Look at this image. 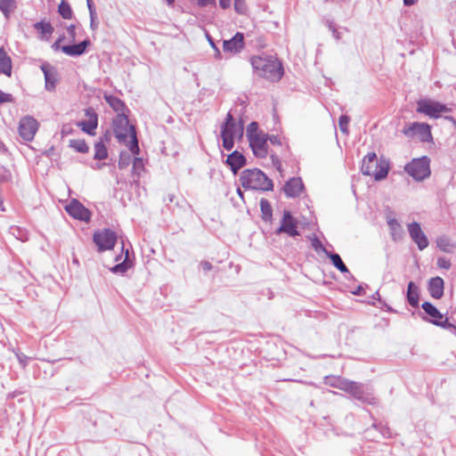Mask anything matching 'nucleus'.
<instances>
[{"instance_id":"20","label":"nucleus","mask_w":456,"mask_h":456,"mask_svg":"<svg viewBox=\"0 0 456 456\" xmlns=\"http://www.w3.org/2000/svg\"><path fill=\"white\" fill-rule=\"evenodd\" d=\"M41 69L45 76V88L48 91H53L55 88L57 81V73L53 67L49 64H43Z\"/></svg>"},{"instance_id":"14","label":"nucleus","mask_w":456,"mask_h":456,"mask_svg":"<svg viewBox=\"0 0 456 456\" xmlns=\"http://www.w3.org/2000/svg\"><path fill=\"white\" fill-rule=\"evenodd\" d=\"M408 232L411 240L417 244L419 250L425 249L428 246V240L420 224L417 222H412L407 225Z\"/></svg>"},{"instance_id":"28","label":"nucleus","mask_w":456,"mask_h":456,"mask_svg":"<svg viewBox=\"0 0 456 456\" xmlns=\"http://www.w3.org/2000/svg\"><path fill=\"white\" fill-rule=\"evenodd\" d=\"M105 101L108 102V104L118 114L124 113V110L126 109L125 103L118 99L116 96L113 95H104Z\"/></svg>"},{"instance_id":"52","label":"nucleus","mask_w":456,"mask_h":456,"mask_svg":"<svg viewBox=\"0 0 456 456\" xmlns=\"http://www.w3.org/2000/svg\"><path fill=\"white\" fill-rule=\"evenodd\" d=\"M86 4H87V7H88L89 12H96L95 8H94V3H93V0H86Z\"/></svg>"},{"instance_id":"5","label":"nucleus","mask_w":456,"mask_h":456,"mask_svg":"<svg viewBox=\"0 0 456 456\" xmlns=\"http://www.w3.org/2000/svg\"><path fill=\"white\" fill-rule=\"evenodd\" d=\"M243 135V126L236 123L232 115L229 112L224 123L221 126V138L223 147L231 151L234 146L235 138H241Z\"/></svg>"},{"instance_id":"47","label":"nucleus","mask_w":456,"mask_h":456,"mask_svg":"<svg viewBox=\"0 0 456 456\" xmlns=\"http://www.w3.org/2000/svg\"><path fill=\"white\" fill-rule=\"evenodd\" d=\"M197 4L200 7H205L210 4H216V0H197Z\"/></svg>"},{"instance_id":"62","label":"nucleus","mask_w":456,"mask_h":456,"mask_svg":"<svg viewBox=\"0 0 456 456\" xmlns=\"http://www.w3.org/2000/svg\"><path fill=\"white\" fill-rule=\"evenodd\" d=\"M63 38H64V37L62 36V37H59L57 40H60V43H61L63 40Z\"/></svg>"},{"instance_id":"45","label":"nucleus","mask_w":456,"mask_h":456,"mask_svg":"<svg viewBox=\"0 0 456 456\" xmlns=\"http://www.w3.org/2000/svg\"><path fill=\"white\" fill-rule=\"evenodd\" d=\"M437 265L440 267V268H444V269H449L451 267V263L449 260H447L446 258L444 257H439L437 259Z\"/></svg>"},{"instance_id":"32","label":"nucleus","mask_w":456,"mask_h":456,"mask_svg":"<svg viewBox=\"0 0 456 456\" xmlns=\"http://www.w3.org/2000/svg\"><path fill=\"white\" fill-rule=\"evenodd\" d=\"M108 151L105 144L102 141L94 144V158L98 160H103L107 159Z\"/></svg>"},{"instance_id":"57","label":"nucleus","mask_w":456,"mask_h":456,"mask_svg":"<svg viewBox=\"0 0 456 456\" xmlns=\"http://www.w3.org/2000/svg\"><path fill=\"white\" fill-rule=\"evenodd\" d=\"M416 2L417 0H403V4L406 6L413 5Z\"/></svg>"},{"instance_id":"25","label":"nucleus","mask_w":456,"mask_h":456,"mask_svg":"<svg viewBox=\"0 0 456 456\" xmlns=\"http://www.w3.org/2000/svg\"><path fill=\"white\" fill-rule=\"evenodd\" d=\"M322 252L331 260L332 265L339 270L341 273H349L346 265L342 261L340 256L337 253H331L328 251L325 248H322Z\"/></svg>"},{"instance_id":"53","label":"nucleus","mask_w":456,"mask_h":456,"mask_svg":"<svg viewBox=\"0 0 456 456\" xmlns=\"http://www.w3.org/2000/svg\"><path fill=\"white\" fill-rule=\"evenodd\" d=\"M332 36L337 40H339L341 38V33L337 29V28H333Z\"/></svg>"},{"instance_id":"58","label":"nucleus","mask_w":456,"mask_h":456,"mask_svg":"<svg viewBox=\"0 0 456 456\" xmlns=\"http://www.w3.org/2000/svg\"><path fill=\"white\" fill-rule=\"evenodd\" d=\"M362 286L360 285L354 291H353V294L360 296L362 295Z\"/></svg>"},{"instance_id":"16","label":"nucleus","mask_w":456,"mask_h":456,"mask_svg":"<svg viewBox=\"0 0 456 456\" xmlns=\"http://www.w3.org/2000/svg\"><path fill=\"white\" fill-rule=\"evenodd\" d=\"M244 46V35L240 32H237L231 39L223 41V50L224 53L236 54L240 53Z\"/></svg>"},{"instance_id":"19","label":"nucleus","mask_w":456,"mask_h":456,"mask_svg":"<svg viewBox=\"0 0 456 456\" xmlns=\"http://www.w3.org/2000/svg\"><path fill=\"white\" fill-rule=\"evenodd\" d=\"M304 188L303 182L299 177L289 179L283 187V191L287 197L295 198L300 195Z\"/></svg>"},{"instance_id":"8","label":"nucleus","mask_w":456,"mask_h":456,"mask_svg":"<svg viewBox=\"0 0 456 456\" xmlns=\"http://www.w3.org/2000/svg\"><path fill=\"white\" fill-rule=\"evenodd\" d=\"M417 112L425 114L430 118H438L442 113L452 111L445 104L433 100H419L417 102Z\"/></svg>"},{"instance_id":"12","label":"nucleus","mask_w":456,"mask_h":456,"mask_svg":"<svg viewBox=\"0 0 456 456\" xmlns=\"http://www.w3.org/2000/svg\"><path fill=\"white\" fill-rule=\"evenodd\" d=\"M298 221L288 210H284L280 227L275 231V234L286 233L290 237L299 235L297 230Z\"/></svg>"},{"instance_id":"22","label":"nucleus","mask_w":456,"mask_h":456,"mask_svg":"<svg viewBox=\"0 0 456 456\" xmlns=\"http://www.w3.org/2000/svg\"><path fill=\"white\" fill-rule=\"evenodd\" d=\"M226 163L230 166L232 173L236 174L239 169L246 165V158L238 151H234L227 157Z\"/></svg>"},{"instance_id":"33","label":"nucleus","mask_w":456,"mask_h":456,"mask_svg":"<svg viewBox=\"0 0 456 456\" xmlns=\"http://www.w3.org/2000/svg\"><path fill=\"white\" fill-rule=\"evenodd\" d=\"M260 208L262 212V217L265 221H269L273 216V209L269 201L265 199H261Z\"/></svg>"},{"instance_id":"23","label":"nucleus","mask_w":456,"mask_h":456,"mask_svg":"<svg viewBox=\"0 0 456 456\" xmlns=\"http://www.w3.org/2000/svg\"><path fill=\"white\" fill-rule=\"evenodd\" d=\"M428 291L432 297L439 299L444 295V280L441 277H435L429 281Z\"/></svg>"},{"instance_id":"3","label":"nucleus","mask_w":456,"mask_h":456,"mask_svg":"<svg viewBox=\"0 0 456 456\" xmlns=\"http://www.w3.org/2000/svg\"><path fill=\"white\" fill-rule=\"evenodd\" d=\"M251 65L259 76L270 81H279L283 75L282 66L276 59L254 56Z\"/></svg>"},{"instance_id":"46","label":"nucleus","mask_w":456,"mask_h":456,"mask_svg":"<svg viewBox=\"0 0 456 456\" xmlns=\"http://www.w3.org/2000/svg\"><path fill=\"white\" fill-rule=\"evenodd\" d=\"M267 141H269L272 144H277V145H280L281 144V139L279 138L278 135H268L267 134Z\"/></svg>"},{"instance_id":"10","label":"nucleus","mask_w":456,"mask_h":456,"mask_svg":"<svg viewBox=\"0 0 456 456\" xmlns=\"http://www.w3.org/2000/svg\"><path fill=\"white\" fill-rule=\"evenodd\" d=\"M93 240L98 247V251L110 250L117 242V234L110 229H103L94 233Z\"/></svg>"},{"instance_id":"24","label":"nucleus","mask_w":456,"mask_h":456,"mask_svg":"<svg viewBox=\"0 0 456 456\" xmlns=\"http://www.w3.org/2000/svg\"><path fill=\"white\" fill-rule=\"evenodd\" d=\"M0 73L8 77L12 74V60L4 48H0Z\"/></svg>"},{"instance_id":"27","label":"nucleus","mask_w":456,"mask_h":456,"mask_svg":"<svg viewBox=\"0 0 456 456\" xmlns=\"http://www.w3.org/2000/svg\"><path fill=\"white\" fill-rule=\"evenodd\" d=\"M387 225L391 231V235L394 240H400L403 236V228L395 218H387Z\"/></svg>"},{"instance_id":"55","label":"nucleus","mask_w":456,"mask_h":456,"mask_svg":"<svg viewBox=\"0 0 456 456\" xmlns=\"http://www.w3.org/2000/svg\"><path fill=\"white\" fill-rule=\"evenodd\" d=\"M444 118L451 121L453 127L456 129V119L454 118H452L451 116H445Z\"/></svg>"},{"instance_id":"50","label":"nucleus","mask_w":456,"mask_h":456,"mask_svg":"<svg viewBox=\"0 0 456 456\" xmlns=\"http://www.w3.org/2000/svg\"><path fill=\"white\" fill-rule=\"evenodd\" d=\"M219 4L223 9H227L231 5V0H219Z\"/></svg>"},{"instance_id":"56","label":"nucleus","mask_w":456,"mask_h":456,"mask_svg":"<svg viewBox=\"0 0 456 456\" xmlns=\"http://www.w3.org/2000/svg\"><path fill=\"white\" fill-rule=\"evenodd\" d=\"M208 41L211 45V46L216 51V56L219 57L220 56V52L219 50L216 48V45L214 44V42L212 41L211 38H208Z\"/></svg>"},{"instance_id":"11","label":"nucleus","mask_w":456,"mask_h":456,"mask_svg":"<svg viewBox=\"0 0 456 456\" xmlns=\"http://www.w3.org/2000/svg\"><path fill=\"white\" fill-rule=\"evenodd\" d=\"M342 391L350 394L354 398L363 403H371L372 396L368 389L362 383L346 379V384L342 387Z\"/></svg>"},{"instance_id":"48","label":"nucleus","mask_w":456,"mask_h":456,"mask_svg":"<svg viewBox=\"0 0 456 456\" xmlns=\"http://www.w3.org/2000/svg\"><path fill=\"white\" fill-rule=\"evenodd\" d=\"M67 32L70 37L71 41H74L76 39V31H75V26L70 25L67 28Z\"/></svg>"},{"instance_id":"39","label":"nucleus","mask_w":456,"mask_h":456,"mask_svg":"<svg viewBox=\"0 0 456 456\" xmlns=\"http://www.w3.org/2000/svg\"><path fill=\"white\" fill-rule=\"evenodd\" d=\"M349 121H350L349 117H347L346 115L340 116L339 120H338V125H339V128L342 133L347 134Z\"/></svg>"},{"instance_id":"26","label":"nucleus","mask_w":456,"mask_h":456,"mask_svg":"<svg viewBox=\"0 0 456 456\" xmlns=\"http://www.w3.org/2000/svg\"><path fill=\"white\" fill-rule=\"evenodd\" d=\"M419 288L413 281H410L407 288V300L408 303L416 307L419 305Z\"/></svg>"},{"instance_id":"61","label":"nucleus","mask_w":456,"mask_h":456,"mask_svg":"<svg viewBox=\"0 0 456 456\" xmlns=\"http://www.w3.org/2000/svg\"><path fill=\"white\" fill-rule=\"evenodd\" d=\"M377 297H379V294L378 291L373 295V298H376Z\"/></svg>"},{"instance_id":"15","label":"nucleus","mask_w":456,"mask_h":456,"mask_svg":"<svg viewBox=\"0 0 456 456\" xmlns=\"http://www.w3.org/2000/svg\"><path fill=\"white\" fill-rule=\"evenodd\" d=\"M421 307L427 314L433 318V320H430L433 324L444 329H449L452 327V325L448 322L447 318L443 320L444 315L431 303L424 302Z\"/></svg>"},{"instance_id":"29","label":"nucleus","mask_w":456,"mask_h":456,"mask_svg":"<svg viewBox=\"0 0 456 456\" xmlns=\"http://www.w3.org/2000/svg\"><path fill=\"white\" fill-rule=\"evenodd\" d=\"M437 247L444 252L450 253L455 248V245L447 236H441L436 240Z\"/></svg>"},{"instance_id":"51","label":"nucleus","mask_w":456,"mask_h":456,"mask_svg":"<svg viewBox=\"0 0 456 456\" xmlns=\"http://www.w3.org/2000/svg\"><path fill=\"white\" fill-rule=\"evenodd\" d=\"M313 246H314V248L316 250H322V248H324V247L322 246V244L321 243V241H320V240H314V241H313Z\"/></svg>"},{"instance_id":"40","label":"nucleus","mask_w":456,"mask_h":456,"mask_svg":"<svg viewBox=\"0 0 456 456\" xmlns=\"http://www.w3.org/2000/svg\"><path fill=\"white\" fill-rule=\"evenodd\" d=\"M234 9L238 13L243 14L247 9L245 0H234Z\"/></svg>"},{"instance_id":"21","label":"nucleus","mask_w":456,"mask_h":456,"mask_svg":"<svg viewBox=\"0 0 456 456\" xmlns=\"http://www.w3.org/2000/svg\"><path fill=\"white\" fill-rule=\"evenodd\" d=\"M89 45L90 41L88 39H86L77 45H62L61 52L72 57L80 56L86 52V47Z\"/></svg>"},{"instance_id":"60","label":"nucleus","mask_w":456,"mask_h":456,"mask_svg":"<svg viewBox=\"0 0 456 456\" xmlns=\"http://www.w3.org/2000/svg\"><path fill=\"white\" fill-rule=\"evenodd\" d=\"M237 193H238V195H239L241 199H243V194H242V191H241V190H240V188H238V189H237Z\"/></svg>"},{"instance_id":"42","label":"nucleus","mask_w":456,"mask_h":456,"mask_svg":"<svg viewBox=\"0 0 456 456\" xmlns=\"http://www.w3.org/2000/svg\"><path fill=\"white\" fill-rule=\"evenodd\" d=\"M13 97L10 94L4 93L0 90V103L12 102Z\"/></svg>"},{"instance_id":"36","label":"nucleus","mask_w":456,"mask_h":456,"mask_svg":"<svg viewBox=\"0 0 456 456\" xmlns=\"http://www.w3.org/2000/svg\"><path fill=\"white\" fill-rule=\"evenodd\" d=\"M58 11L63 19H71L72 10L67 2L62 1L59 5Z\"/></svg>"},{"instance_id":"18","label":"nucleus","mask_w":456,"mask_h":456,"mask_svg":"<svg viewBox=\"0 0 456 456\" xmlns=\"http://www.w3.org/2000/svg\"><path fill=\"white\" fill-rule=\"evenodd\" d=\"M86 120L81 121L78 126L81 129L88 134H94V130L98 126V117L93 109L86 110Z\"/></svg>"},{"instance_id":"30","label":"nucleus","mask_w":456,"mask_h":456,"mask_svg":"<svg viewBox=\"0 0 456 456\" xmlns=\"http://www.w3.org/2000/svg\"><path fill=\"white\" fill-rule=\"evenodd\" d=\"M34 28L42 35V37L50 36L53 32V27L50 22L39 21L35 23Z\"/></svg>"},{"instance_id":"59","label":"nucleus","mask_w":456,"mask_h":456,"mask_svg":"<svg viewBox=\"0 0 456 456\" xmlns=\"http://www.w3.org/2000/svg\"><path fill=\"white\" fill-rule=\"evenodd\" d=\"M327 24H328L329 28L332 32L333 31V28H336L334 22L333 21H328Z\"/></svg>"},{"instance_id":"17","label":"nucleus","mask_w":456,"mask_h":456,"mask_svg":"<svg viewBox=\"0 0 456 456\" xmlns=\"http://www.w3.org/2000/svg\"><path fill=\"white\" fill-rule=\"evenodd\" d=\"M66 211L74 218L81 221H89L91 217L90 211L77 200H73L66 206Z\"/></svg>"},{"instance_id":"35","label":"nucleus","mask_w":456,"mask_h":456,"mask_svg":"<svg viewBox=\"0 0 456 456\" xmlns=\"http://www.w3.org/2000/svg\"><path fill=\"white\" fill-rule=\"evenodd\" d=\"M127 260H128V249L126 250L125 259L121 263H118L116 265H114L113 267H111L110 272H112L113 273H126L129 268Z\"/></svg>"},{"instance_id":"41","label":"nucleus","mask_w":456,"mask_h":456,"mask_svg":"<svg viewBox=\"0 0 456 456\" xmlns=\"http://www.w3.org/2000/svg\"><path fill=\"white\" fill-rule=\"evenodd\" d=\"M143 168V162L141 158H134L133 162V169L135 173L138 175L140 174V171Z\"/></svg>"},{"instance_id":"44","label":"nucleus","mask_w":456,"mask_h":456,"mask_svg":"<svg viewBox=\"0 0 456 456\" xmlns=\"http://www.w3.org/2000/svg\"><path fill=\"white\" fill-rule=\"evenodd\" d=\"M90 14V27L93 30L96 29L98 27V22L96 21L97 14L96 12H91Z\"/></svg>"},{"instance_id":"9","label":"nucleus","mask_w":456,"mask_h":456,"mask_svg":"<svg viewBox=\"0 0 456 456\" xmlns=\"http://www.w3.org/2000/svg\"><path fill=\"white\" fill-rule=\"evenodd\" d=\"M402 132L406 137H418L424 142H428L432 140L431 127L427 123H410L403 127Z\"/></svg>"},{"instance_id":"13","label":"nucleus","mask_w":456,"mask_h":456,"mask_svg":"<svg viewBox=\"0 0 456 456\" xmlns=\"http://www.w3.org/2000/svg\"><path fill=\"white\" fill-rule=\"evenodd\" d=\"M19 134L20 136L27 141L30 142L34 139V136L38 129L37 121L29 116L23 117L19 123Z\"/></svg>"},{"instance_id":"6","label":"nucleus","mask_w":456,"mask_h":456,"mask_svg":"<svg viewBox=\"0 0 456 456\" xmlns=\"http://www.w3.org/2000/svg\"><path fill=\"white\" fill-rule=\"evenodd\" d=\"M247 136L254 154L258 158L267 155V134L259 130L258 124L251 122L247 127Z\"/></svg>"},{"instance_id":"31","label":"nucleus","mask_w":456,"mask_h":456,"mask_svg":"<svg viewBox=\"0 0 456 456\" xmlns=\"http://www.w3.org/2000/svg\"><path fill=\"white\" fill-rule=\"evenodd\" d=\"M16 9L15 0H0V10L6 18Z\"/></svg>"},{"instance_id":"7","label":"nucleus","mask_w":456,"mask_h":456,"mask_svg":"<svg viewBox=\"0 0 456 456\" xmlns=\"http://www.w3.org/2000/svg\"><path fill=\"white\" fill-rule=\"evenodd\" d=\"M430 160L428 157L412 159L404 170L416 181H422L430 175Z\"/></svg>"},{"instance_id":"38","label":"nucleus","mask_w":456,"mask_h":456,"mask_svg":"<svg viewBox=\"0 0 456 456\" xmlns=\"http://www.w3.org/2000/svg\"><path fill=\"white\" fill-rule=\"evenodd\" d=\"M131 157L127 152H121L118 160V167L123 169L130 163Z\"/></svg>"},{"instance_id":"43","label":"nucleus","mask_w":456,"mask_h":456,"mask_svg":"<svg viewBox=\"0 0 456 456\" xmlns=\"http://www.w3.org/2000/svg\"><path fill=\"white\" fill-rule=\"evenodd\" d=\"M15 354H16V357H17V359H18V361H19L20 364L23 368H25V367H26V365H27V362H28V357L27 355H25L24 354L20 353V352L15 353Z\"/></svg>"},{"instance_id":"1","label":"nucleus","mask_w":456,"mask_h":456,"mask_svg":"<svg viewBox=\"0 0 456 456\" xmlns=\"http://www.w3.org/2000/svg\"><path fill=\"white\" fill-rule=\"evenodd\" d=\"M113 131L116 138L119 142L126 143L127 142L128 136H130L131 141L128 144L130 151L134 155L139 153L140 149L136 137L135 128L134 126L129 125L128 118L125 115V113L118 114L117 117L113 119Z\"/></svg>"},{"instance_id":"37","label":"nucleus","mask_w":456,"mask_h":456,"mask_svg":"<svg viewBox=\"0 0 456 456\" xmlns=\"http://www.w3.org/2000/svg\"><path fill=\"white\" fill-rule=\"evenodd\" d=\"M70 146L74 148L77 152L86 153L89 148L84 140H71Z\"/></svg>"},{"instance_id":"63","label":"nucleus","mask_w":456,"mask_h":456,"mask_svg":"<svg viewBox=\"0 0 456 456\" xmlns=\"http://www.w3.org/2000/svg\"><path fill=\"white\" fill-rule=\"evenodd\" d=\"M121 259V256L116 257V261H119Z\"/></svg>"},{"instance_id":"4","label":"nucleus","mask_w":456,"mask_h":456,"mask_svg":"<svg viewBox=\"0 0 456 456\" xmlns=\"http://www.w3.org/2000/svg\"><path fill=\"white\" fill-rule=\"evenodd\" d=\"M389 162L386 159H378L376 153L370 152L362 159L361 172L364 175L372 176L381 181L387 176Z\"/></svg>"},{"instance_id":"54","label":"nucleus","mask_w":456,"mask_h":456,"mask_svg":"<svg viewBox=\"0 0 456 456\" xmlns=\"http://www.w3.org/2000/svg\"><path fill=\"white\" fill-rule=\"evenodd\" d=\"M52 48H53V50H54V51L61 50V45H60V40H56V41L53 44Z\"/></svg>"},{"instance_id":"49","label":"nucleus","mask_w":456,"mask_h":456,"mask_svg":"<svg viewBox=\"0 0 456 456\" xmlns=\"http://www.w3.org/2000/svg\"><path fill=\"white\" fill-rule=\"evenodd\" d=\"M200 266L203 269V271H205V272L211 271L213 268L212 265L208 261H202L200 263Z\"/></svg>"},{"instance_id":"34","label":"nucleus","mask_w":456,"mask_h":456,"mask_svg":"<svg viewBox=\"0 0 456 456\" xmlns=\"http://www.w3.org/2000/svg\"><path fill=\"white\" fill-rule=\"evenodd\" d=\"M346 379L340 377H325L326 385L342 390V387L346 384Z\"/></svg>"},{"instance_id":"2","label":"nucleus","mask_w":456,"mask_h":456,"mask_svg":"<svg viewBox=\"0 0 456 456\" xmlns=\"http://www.w3.org/2000/svg\"><path fill=\"white\" fill-rule=\"evenodd\" d=\"M241 185L246 190L273 191V181L260 169L248 168L244 169L240 175Z\"/></svg>"}]
</instances>
